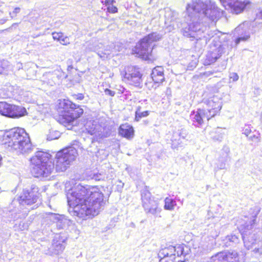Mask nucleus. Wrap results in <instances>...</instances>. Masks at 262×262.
Listing matches in <instances>:
<instances>
[{
  "label": "nucleus",
  "instance_id": "obj_1",
  "mask_svg": "<svg viewBox=\"0 0 262 262\" xmlns=\"http://www.w3.org/2000/svg\"><path fill=\"white\" fill-rule=\"evenodd\" d=\"M223 12L211 0L192 1L187 6L185 23L183 25L181 33L191 40L204 38L206 41L213 37L207 26L214 25L222 16Z\"/></svg>",
  "mask_w": 262,
  "mask_h": 262
},
{
  "label": "nucleus",
  "instance_id": "obj_2",
  "mask_svg": "<svg viewBox=\"0 0 262 262\" xmlns=\"http://www.w3.org/2000/svg\"><path fill=\"white\" fill-rule=\"evenodd\" d=\"M70 182H67L65 188L68 205L73 215L83 220L97 215L105 204L104 195L98 186H83L75 184L72 188Z\"/></svg>",
  "mask_w": 262,
  "mask_h": 262
},
{
  "label": "nucleus",
  "instance_id": "obj_3",
  "mask_svg": "<svg viewBox=\"0 0 262 262\" xmlns=\"http://www.w3.org/2000/svg\"><path fill=\"white\" fill-rule=\"evenodd\" d=\"M254 209L256 212L255 215L252 216L249 224L246 223L245 230L242 235L245 247L248 250L252 249L251 255L259 259L262 257V241H259L256 237V234L260 233L259 229L253 230V228L260 209L257 207H254Z\"/></svg>",
  "mask_w": 262,
  "mask_h": 262
},
{
  "label": "nucleus",
  "instance_id": "obj_4",
  "mask_svg": "<svg viewBox=\"0 0 262 262\" xmlns=\"http://www.w3.org/2000/svg\"><path fill=\"white\" fill-rule=\"evenodd\" d=\"M51 155L46 152L38 151L30 158V170L36 178H47L54 169V164L50 160Z\"/></svg>",
  "mask_w": 262,
  "mask_h": 262
},
{
  "label": "nucleus",
  "instance_id": "obj_5",
  "mask_svg": "<svg viewBox=\"0 0 262 262\" xmlns=\"http://www.w3.org/2000/svg\"><path fill=\"white\" fill-rule=\"evenodd\" d=\"M206 105V110L198 109L196 112L191 114L193 123L195 126L201 125L205 119L209 120L214 117L221 109L222 102L220 98L216 96H213L204 100Z\"/></svg>",
  "mask_w": 262,
  "mask_h": 262
},
{
  "label": "nucleus",
  "instance_id": "obj_6",
  "mask_svg": "<svg viewBox=\"0 0 262 262\" xmlns=\"http://www.w3.org/2000/svg\"><path fill=\"white\" fill-rule=\"evenodd\" d=\"M162 35L157 32L151 33L142 38L133 50V53L145 60L153 61L155 59L151 52L154 42L159 41Z\"/></svg>",
  "mask_w": 262,
  "mask_h": 262
},
{
  "label": "nucleus",
  "instance_id": "obj_7",
  "mask_svg": "<svg viewBox=\"0 0 262 262\" xmlns=\"http://www.w3.org/2000/svg\"><path fill=\"white\" fill-rule=\"evenodd\" d=\"M77 156V150L73 147H69L57 152L55 160L56 171H66L71 163L75 160Z\"/></svg>",
  "mask_w": 262,
  "mask_h": 262
},
{
  "label": "nucleus",
  "instance_id": "obj_8",
  "mask_svg": "<svg viewBox=\"0 0 262 262\" xmlns=\"http://www.w3.org/2000/svg\"><path fill=\"white\" fill-rule=\"evenodd\" d=\"M59 112L68 123H71L83 114V110L69 100H59L58 104Z\"/></svg>",
  "mask_w": 262,
  "mask_h": 262
},
{
  "label": "nucleus",
  "instance_id": "obj_9",
  "mask_svg": "<svg viewBox=\"0 0 262 262\" xmlns=\"http://www.w3.org/2000/svg\"><path fill=\"white\" fill-rule=\"evenodd\" d=\"M39 194L38 193V188H32L31 190H24L22 193L19 197V203L20 209H23L22 217H26L29 212V209L25 207L23 208L22 207L24 205L29 206L37 202L39 198ZM19 217H21L20 215Z\"/></svg>",
  "mask_w": 262,
  "mask_h": 262
},
{
  "label": "nucleus",
  "instance_id": "obj_10",
  "mask_svg": "<svg viewBox=\"0 0 262 262\" xmlns=\"http://www.w3.org/2000/svg\"><path fill=\"white\" fill-rule=\"evenodd\" d=\"M33 146L28 134L24 128L17 127V154L27 155L31 153Z\"/></svg>",
  "mask_w": 262,
  "mask_h": 262
},
{
  "label": "nucleus",
  "instance_id": "obj_11",
  "mask_svg": "<svg viewBox=\"0 0 262 262\" xmlns=\"http://www.w3.org/2000/svg\"><path fill=\"white\" fill-rule=\"evenodd\" d=\"M122 74L124 80L129 84L136 87H141L142 74L138 67L128 66L125 69Z\"/></svg>",
  "mask_w": 262,
  "mask_h": 262
},
{
  "label": "nucleus",
  "instance_id": "obj_12",
  "mask_svg": "<svg viewBox=\"0 0 262 262\" xmlns=\"http://www.w3.org/2000/svg\"><path fill=\"white\" fill-rule=\"evenodd\" d=\"M190 249L184 244L178 245L176 246H170L161 251L159 257L162 256L169 257L170 258L177 260L182 255L185 256L189 254Z\"/></svg>",
  "mask_w": 262,
  "mask_h": 262
},
{
  "label": "nucleus",
  "instance_id": "obj_13",
  "mask_svg": "<svg viewBox=\"0 0 262 262\" xmlns=\"http://www.w3.org/2000/svg\"><path fill=\"white\" fill-rule=\"evenodd\" d=\"M231 48V46L229 47L226 43L211 45L210 46V50L206 55L205 63L207 64L214 63L223 53H226L227 50L228 51Z\"/></svg>",
  "mask_w": 262,
  "mask_h": 262
},
{
  "label": "nucleus",
  "instance_id": "obj_14",
  "mask_svg": "<svg viewBox=\"0 0 262 262\" xmlns=\"http://www.w3.org/2000/svg\"><path fill=\"white\" fill-rule=\"evenodd\" d=\"M207 262H238V254L235 251H222L211 257Z\"/></svg>",
  "mask_w": 262,
  "mask_h": 262
},
{
  "label": "nucleus",
  "instance_id": "obj_15",
  "mask_svg": "<svg viewBox=\"0 0 262 262\" xmlns=\"http://www.w3.org/2000/svg\"><path fill=\"white\" fill-rule=\"evenodd\" d=\"M226 9H230L236 14L245 9L249 2L247 0H220Z\"/></svg>",
  "mask_w": 262,
  "mask_h": 262
},
{
  "label": "nucleus",
  "instance_id": "obj_16",
  "mask_svg": "<svg viewBox=\"0 0 262 262\" xmlns=\"http://www.w3.org/2000/svg\"><path fill=\"white\" fill-rule=\"evenodd\" d=\"M234 36L237 37L235 41L236 45L241 41H246L248 40L250 34L248 23L244 22L237 26L234 30Z\"/></svg>",
  "mask_w": 262,
  "mask_h": 262
},
{
  "label": "nucleus",
  "instance_id": "obj_17",
  "mask_svg": "<svg viewBox=\"0 0 262 262\" xmlns=\"http://www.w3.org/2000/svg\"><path fill=\"white\" fill-rule=\"evenodd\" d=\"M67 237L60 234H56L50 248L52 254H59L63 252L66 247Z\"/></svg>",
  "mask_w": 262,
  "mask_h": 262
},
{
  "label": "nucleus",
  "instance_id": "obj_18",
  "mask_svg": "<svg viewBox=\"0 0 262 262\" xmlns=\"http://www.w3.org/2000/svg\"><path fill=\"white\" fill-rule=\"evenodd\" d=\"M85 130L91 135L94 136L97 138H102L105 137L103 130V128L93 120L86 122L84 125Z\"/></svg>",
  "mask_w": 262,
  "mask_h": 262
},
{
  "label": "nucleus",
  "instance_id": "obj_19",
  "mask_svg": "<svg viewBox=\"0 0 262 262\" xmlns=\"http://www.w3.org/2000/svg\"><path fill=\"white\" fill-rule=\"evenodd\" d=\"M49 215L50 220L56 223V226L58 229H64L72 223L71 221L63 215L50 212Z\"/></svg>",
  "mask_w": 262,
  "mask_h": 262
},
{
  "label": "nucleus",
  "instance_id": "obj_20",
  "mask_svg": "<svg viewBox=\"0 0 262 262\" xmlns=\"http://www.w3.org/2000/svg\"><path fill=\"white\" fill-rule=\"evenodd\" d=\"M16 140V129L11 128L5 132L2 137V144L12 146L15 145Z\"/></svg>",
  "mask_w": 262,
  "mask_h": 262
},
{
  "label": "nucleus",
  "instance_id": "obj_21",
  "mask_svg": "<svg viewBox=\"0 0 262 262\" xmlns=\"http://www.w3.org/2000/svg\"><path fill=\"white\" fill-rule=\"evenodd\" d=\"M187 135V132L184 129L173 132L171 140L172 148H177L182 143V139H184Z\"/></svg>",
  "mask_w": 262,
  "mask_h": 262
},
{
  "label": "nucleus",
  "instance_id": "obj_22",
  "mask_svg": "<svg viewBox=\"0 0 262 262\" xmlns=\"http://www.w3.org/2000/svg\"><path fill=\"white\" fill-rule=\"evenodd\" d=\"M0 114L11 118L16 116L15 107L5 102H0Z\"/></svg>",
  "mask_w": 262,
  "mask_h": 262
},
{
  "label": "nucleus",
  "instance_id": "obj_23",
  "mask_svg": "<svg viewBox=\"0 0 262 262\" xmlns=\"http://www.w3.org/2000/svg\"><path fill=\"white\" fill-rule=\"evenodd\" d=\"M164 70L162 67H157L153 69L151 77L155 83H160L164 80Z\"/></svg>",
  "mask_w": 262,
  "mask_h": 262
},
{
  "label": "nucleus",
  "instance_id": "obj_24",
  "mask_svg": "<svg viewBox=\"0 0 262 262\" xmlns=\"http://www.w3.org/2000/svg\"><path fill=\"white\" fill-rule=\"evenodd\" d=\"M146 213H150L156 215L160 213L161 208L158 207V203L156 201H152L148 204L143 207Z\"/></svg>",
  "mask_w": 262,
  "mask_h": 262
},
{
  "label": "nucleus",
  "instance_id": "obj_25",
  "mask_svg": "<svg viewBox=\"0 0 262 262\" xmlns=\"http://www.w3.org/2000/svg\"><path fill=\"white\" fill-rule=\"evenodd\" d=\"M119 134L126 138H132L134 135V129L132 126L128 124H123L120 126Z\"/></svg>",
  "mask_w": 262,
  "mask_h": 262
},
{
  "label": "nucleus",
  "instance_id": "obj_26",
  "mask_svg": "<svg viewBox=\"0 0 262 262\" xmlns=\"http://www.w3.org/2000/svg\"><path fill=\"white\" fill-rule=\"evenodd\" d=\"M141 199L143 207L148 204L151 201H155L151 198V194L146 187L141 191Z\"/></svg>",
  "mask_w": 262,
  "mask_h": 262
},
{
  "label": "nucleus",
  "instance_id": "obj_27",
  "mask_svg": "<svg viewBox=\"0 0 262 262\" xmlns=\"http://www.w3.org/2000/svg\"><path fill=\"white\" fill-rule=\"evenodd\" d=\"M224 241L226 246L228 247L238 243L239 241V238L237 235L231 234L227 235Z\"/></svg>",
  "mask_w": 262,
  "mask_h": 262
},
{
  "label": "nucleus",
  "instance_id": "obj_28",
  "mask_svg": "<svg viewBox=\"0 0 262 262\" xmlns=\"http://www.w3.org/2000/svg\"><path fill=\"white\" fill-rule=\"evenodd\" d=\"M176 204V202L174 200L167 197L165 199L164 208L166 210H172Z\"/></svg>",
  "mask_w": 262,
  "mask_h": 262
},
{
  "label": "nucleus",
  "instance_id": "obj_29",
  "mask_svg": "<svg viewBox=\"0 0 262 262\" xmlns=\"http://www.w3.org/2000/svg\"><path fill=\"white\" fill-rule=\"evenodd\" d=\"M115 1L114 0H105L104 4L107 7L108 12L112 13H115L117 12L118 9L116 7L114 6Z\"/></svg>",
  "mask_w": 262,
  "mask_h": 262
},
{
  "label": "nucleus",
  "instance_id": "obj_30",
  "mask_svg": "<svg viewBox=\"0 0 262 262\" xmlns=\"http://www.w3.org/2000/svg\"><path fill=\"white\" fill-rule=\"evenodd\" d=\"M149 111H144L143 112H141V107L139 106L137 108L135 113V120L136 121H139L142 117H145L149 115Z\"/></svg>",
  "mask_w": 262,
  "mask_h": 262
},
{
  "label": "nucleus",
  "instance_id": "obj_31",
  "mask_svg": "<svg viewBox=\"0 0 262 262\" xmlns=\"http://www.w3.org/2000/svg\"><path fill=\"white\" fill-rule=\"evenodd\" d=\"M27 115L26 109L23 106H17V118L21 117Z\"/></svg>",
  "mask_w": 262,
  "mask_h": 262
},
{
  "label": "nucleus",
  "instance_id": "obj_32",
  "mask_svg": "<svg viewBox=\"0 0 262 262\" xmlns=\"http://www.w3.org/2000/svg\"><path fill=\"white\" fill-rule=\"evenodd\" d=\"M161 259L160 260V262H184L183 260L181 259H178L177 260H174L172 258H170L169 257L164 256L161 257Z\"/></svg>",
  "mask_w": 262,
  "mask_h": 262
},
{
  "label": "nucleus",
  "instance_id": "obj_33",
  "mask_svg": "<svg viewBox=\"0 0 262 262\" xmlns=\"http://www.w3.org/2000/svg\"><path fill=\"white\" fill-rule=\"evenodd\" d=\"M48 78H50L49 80L48 83L50 85H53L55 84V80L57 78V76L56 74H54L52 73H50L48 75Z\"/></svg>",
  "mask_w": 262,
  "mask_h": 262
},
{
  "label": "nucleus",
  "instance_id": "obj_34",
  "mask_svg": "<svg viewBox=\"0 0 262 262\" xmlns=\"http://www.w3.org/2000/svg\"><path fill=\"white\" fill-rule=\"evenodd\" d=\"M60 43L63 45L67 46L70 44V39L68 36H64L63 34L62 35V37L59 40Z\"/></svg>",
  "mask_w": 262,
  "mask_h": 262
},
{
  "label": "nucleus",
  "instance_id": "obj_35",
  "mask_svg": "<svg viewBox=\"0 0 262 262\" xmlns=\"http://www.w3.org/2000/svg\"><path fill=\"white\" fill-rule=\"evenodd\" d=\"M249 139L254 142L257 143L260 140V136L259 134L256 133V134L250 136Z\"/></svg>",
  "mask_w": 262,
  "mask_h": 262
},
{
  "label": "nucleus",
  "instance_id": "obj_36",
  "mask_svg": "<svg viewBox=\"0 0 262 262\" xmlns=\"http://www.w3.org/2000/svg\"><path fill=\"white\" fill-rule=\"evenodd\" d=\"M104 178V175L101 173H95L92 177V179L96 181L103 180Z\"/></svg>",
  "mask_w": 262,
  "mask_h": 262
},
{
  "label": "nucleus",
  "instance_id": "obj_37",
  "mask_svg": "<svg viewBox=\"0 0 262 262\" xmlns=\"http://www.w3.org/2000/svg\"><path fill=\"white\" fill-rule=\"evenodd\" d=\"M230 80H232V81L235 82L238 80L239 77L236 73H231L229 74Z\"/></svg>",
  "mask_w": 262,
  "mask_h": 262
},
{
  "label": "nucleus",
  "instance_id": "obj_38",
  "mask_svg": "<svg viewBox=\"0 0 262 262\" xmlns=\"http://www.w3.org/2000/svg\"><path fill=\"white\" fill-rule=\"evenodd\" d=\"M62 34L63 33L61 32H53L52 33V37L54 40L59 41Z\"/></svg>",
  "mask_w": 262,
  "mask_h": 262
},
{
  "label": "nucleus",
  "instance_id": "obj_39",
  "mask_svg": "<svg viewBox=\"0 0 262 262\" xmlns=\"http://www.w3.org/2000/svg\"><path fill=\"white\" fill-rule=\"evenodd\" d=\"M213 74V72L212 71H206L204 73H201L200 74V77L202 78L204 77H208Z\"/></svg>",
  "mask_w": 262,
  "mask_h": 262
},
{
  "label": "nucleus",
  "instance_id": "obj_40",
  "mask_svg": "<svg viewBox=\"0 0 262 262\" xmlns=\"http://www.w3.org/2000/svg\"><path fill=\"white\" fill-rule=\"evenodd\" d=\"M251 133V129L249 126H246L243 129V134L248 136Z\"/></svg>",
  "mask_w": 262,
  "mask_h": 262
},
{
  "label": "nucleus",
  "instance_id": "obj_41",
  "mask_svg": "<svg viewBox=\"0 0 262 262\" xmlns=\"http://www.w3.org/2000/svg\"><path fill=\"white\" fill-rule=\"evenodd\" d=\"M104 93L105 95L111 96H114L115 94V92L114 91L109 90L108 89H106L104 90Z\"/></svg>",
  "mask_w": 262,
  "mask_h": 262
},
{
  "label": "nucleus",
  "instance_id": "obj_42",
  "mask_svg": "<svg viewBox=\"0 0 262 262\" xmlns=\"http://www.w3.org/2000/svg\"><path fill=\"white\" fill-rule=\"evenodd\" d=\"M211 138L214 141H221L223 136L221 134H217L216 136H212Z\"/></svg>",
  "mask_w": 262,
  "mask_h": 262
},
{
  "label": "nucleus",
  "instance_id": "obj_43",
  "mask_svg": "<svg viewBox=\"0 0 262 262\" xmlns=\"http://www.w3.org/2000/svg\"><path fill=\"white\" fill-rule=\"evenodd\" d=\"M106 51H110L111 52H113L114 51H116L115 49V46L114 43H112L111 45V46L108 49L106 50Z\"/></svg>",
  "mask_w": 262,
  "mask_h": 262
},
{
  "label": "nucleus",
  "instance_id": "obj_44",
  "mask_svg": "<svg viewBox=\"0 0 262 262\" xmlns=\"http://www.w3.org/2000/svg\"><path fill=\"white\" fill-rule=\"evenodd\" d=\"M110 53L109 52H107V53H98V55L101 57V58H104L105 57V55H110Z\"/></svg>",
  "mask_w": 262,
  "mask_h": 262
},
{
  "label": "nucleus",
  "instance_id": "obj_45",
  "mask_svg": "<svg viewBox=\"0 0 262 262\" xmlns=\"http://www.w3.org/2000/svg\"><path fill=\"white\" fill-rule=\"evenodd\" d=\"M225 168V163H222L219 167L220 169H224Z\"/></svg>",
  "mask_w": 262,
  "mask_h": 262
},
{
  "label": "nucleus",
  "instance_id": "obj_46",
  "mask_svg": "<svg viewBox=\"0 0 262 262\" xmlns=\"http://www.w3.org/2000/svg\"><path fill=\"white\" fill-rule=\"evenodd\" d=\"M17 69H23L22 63H17Z\"/></svg>",
  "mask_w": 262,
  "mask_h": 262
},
{
  "label": "nucleus",
  "instance_id": "obj_47",
  "mask_svg": "<svg viewBox=\"0 0 262 262\" xmlns=\"http://www.w3.org/2000/svg\"><path fill=\"white\" fill-rule=\"evenodd\" d=\"M83 98H84V97H83V95L79 94L77 99H79V100H82L83 99Z\"/></svg>",
  "mask_w": 262,
  "mask_h": 262
},
{
  "label": "nucleus",
  "instance_id": "obj_48",
  "mask_svg": "<svg viewBox=\"0 0 262 262\" xmlns=\"http://www.w3.org/2000/svg\"><path fill=\"white\" fill-rule=\"evenodd\" d=\"M57 138H55V139H56ZM54 139V138H51L50 140H53Z\"/></svg>",
  "mask_w": 262,
  "mask_h": 262
}]
</instances>
